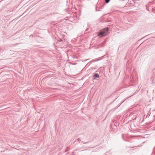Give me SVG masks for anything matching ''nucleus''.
Returning <instances> with one entry per match:
<instances>
[{
    "label": "nucleus",
    "mask_w": 155,
    "mask_h": 155,
    "mask_svg": "<svg viewBox=\"0 0 155 155\" xmlns=\"http://www.w3.org/2000/svg\"><path fill=\"white\" fill-rule=\"evenodd\" d=\"M98 35L102 37L106 35L104 33V31H103V30H101L99 32Z\"/></svg>",
    "instance_id": "f257e3e1"
},
{
    "label": "nucleus",
    "mask_w": 155,
    "mask_h": 155,
    "mask_svg": "<svg viewBox=\"0 0 155 155\" xmlns=\"http://www.w3.org/2000/svg\"><path fill=\"white\" fill-rule=\"evenodd\" d=\"M103 31L107 35L109 31V28L108 27H106L105 28H103L102 29Z\"/></svg>",
    "instance_id": "f03ea898"
},
{
    "label": "nucleus",
    "mask_w": 155,
    "mask_h": 155,
    "mask_svg": "<svg viewBox=\"0 0 155 155\" xmlns=\"http://www.w3.org/2000/svg\"><path fill=\"white\" fill-rule=\"evenodd\" d=\"M94 77H96V78H99V74L97 73L95 74L94 75Z\"/></svg>",
    "instance_id": "7ed1b4c3"
},
{
    "label": "nucleus",
    "mask_w": 155,
    "mask_h": 155,
    "mask_svg": "<svg viewBox=\"0 0 155 155\" xmlns=\"http://www.w3.org/2000/svg\"><path fill=\"white\" fill-rule=\"evenodd\" d=\"M110 0H105V3H108L109 2Z\"/></svg>",
    "instance_id": "20e7f679"
},
{
    "label": "nucleus",
    "mask_w": 155,
    "mask_h": 155,
    "mask_svg": "<svg viewBox=\"0 0 155 155\" xmlns=\"http://www.w3.org/2000/svg\"><path fill=\"white\" fill-rule=\"evenodd\" d=\"M102 57H100L99 58V59H98L97 60V61H98V60L101 59Z\"/></svg>",
    "instance_id": "39448f33"
},
{
    "label": "nucleus",
    "mask_w": 155,
    "mask_h": 155,
    "mask_svg": "<svg viewBox=\"0 0 155 155\" xmlns=\"http://www.w3.org/2000/svg\"><path fill=\"white\" fill-rule=\"evenodd\" d=\"M82 142L84 144H86L89 143V142H84V141H82Z\"/></svg>",
    "instance_id": "423d86ee"
},
{
    "label": "nucleus",
    "mask_w": 155,
    "mask_h": 155,
    "mask_svg": "<svg viewBox=\"0 0 155 155\" xmlns=\"http://www.w3.org/2000/svg\"><path fill=\"white\" fill-rule=\"evenodd\" d=\"M77 140L79 142H80L81 140H80V138H78L77 139Z\"/></svg>",
    "instance_id": "0eeeda50"
},
{
    "label": "nucleus",
    "mask_w": 155,
    "mask_h": 155,
    "mask_svg": "<svg viewBox=\"0 0 155 155\" xmlns=\"http://www.w3.org/2000/svg\"><path fill=\"white\" fill-rule=\"evenodd\" d=\"M53 14H54V13H50V15H53Z\"/></svg>",
    "instance_id": "6e6552de"
}]
</instances>
